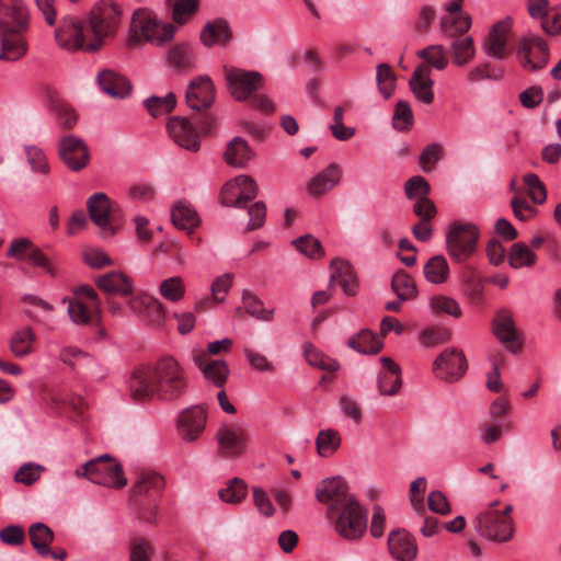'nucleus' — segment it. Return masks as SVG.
<instances>
[{
    "label": "nucleus",
    "mask_w": 561,
    "mask_h": 561,
    "mask_svg": "<svg viewBox=\"0 0 561 561\" xmlns=\"http://www.w3.org/2000/svg\"><path fill=\"white\" fill-rule=\"evenodd\" d=\"M121 18L122 9L117 3L102 0L92 8L87 22L73 15L64 16L55 30V38L67 49L95 51L106 38L115 35Z\"/></svg>",
    "instance_id": "1"
},
{
    "label": "nucleus",
    "mask_w": 561,
    "mask_h": 561,
    "mask_svg": "<svg viewBox=\"0 0 561 561\" xmlns=\"http://www.w3.org/2000/svg\"><path fill=\"white\" fill-rule=\"evenodd\" d=\"M188 380L183 366L172 356L159 358L154 365L138 369L129 378L130 398L146 402L154 398L173 401L187 389Z\"/></svg>",
    "instance_id": "2"
},
{
    "label": "nucleus",
    "mask_w": 561,
    "mask_h": 561,
    "mask_svg": "<svg viewBox=\"0 0 561 561\" xmlns=\"http://www.w3.org/2000/svg\"><path fill=\"white\" fill-rule=\"evenodd\" d=\"M470 26L471 18L469 14H461L451 20L443 19L440 22L444 36L451 39L453 61L457 66H463L474 57L473 39L466 34Z\"/></svg>",
    "instance_id": "3"
},
{
    "label": "nucleus",
    "mask_w": 561,
    "mask_h": 561,
    "mask_svg": "<svg viewBox=\"0 0 561 561\" xmlns=\"http://www.w3.org/2000/svg\"><path fill=\"white\" fill-rule=\"evenodd\" d=\"M75 474L103 486L123 488L127 484L122 466L107 454L87 461Z\"/></svg>",
    "instance_id": "4"
},
{
    "label": "nucleus",
    "mask_w": 561,
    "mask_h": 561,
    "mask_svg": "<svg viewBox=\"0 0 561 561\" xmlns=\"http://www.w3.org/2000/svg\"><path fill=\"white\" fill-rule=\"evenodd\" d=\"M174 33V25L160 24L157 16L147 10H137L131 18L130 39L133 42L145 39L156 45H162L172 39Z\"/></svg>",
    "instance_id": "5"
},
{
    "label": "nucleus",
    "mask_w": 561,
    "mask_h": 561,
    "mask_svg": "<svg viewBox=\"0 0 561 561\" xmlns=\"http://www.w3.org/2000/svg\"><path fill=\"white\" fill-rule=\"evenodd\" d=\"M329 518L333 522L335 531L346 540L359 539L367 529V511L356 499L348 500Z\"/></svg>",
    "instance_id": "6"
},
{
    "label": "nucleus",
    "mask_w": 561,
    "mask_h": 561,
    "mask_svg": "<svg viewBox=\"0 0 561 561\" xmlns=\"http://www.w3.org/2000/svg\"><path fill=\"white\" fill-rule=\"evenodd\" d=\"M499 502H493L488 508L480 512L473 519L472 525L478 534L490 541H508L514 533L513 520L510 516L500 514L495 508Z\"/></svg>",
    "instance_id": "7"
},
{
    "label": "nucleus",
    "mask_w": 561,
    "mask_h": 561,
    "mask_svg": "<svg viewBox=\"0 0 561 561\" xmlns=\"http://www.w3.org/2000/svg\"><path fill=\"white\" fill-rule=\"evenodd\" d=\"M479 237V229L473 224H451L446 234L448 255L457 263L467 261L476 252Z\"/></svg>",
    "instance_id": "8"
},
{
    "label": "nucleus",
    "mask_w": 561,
    "mask_h": 561,
    "mask_svg": "<svg viewBox=\"0 0 561 561\" xmlns=\"http://www.w3.org/2000/svg\"><path fill=\"white\" fill-rule=\"evenodd\" d=\"M224 76L230 94L240 102L245 101L263 84V76L254 70H244L225 65Z\"/></svg>",
    "instance_id": "9"
},
{
    "label": "nucleus",
    "mask_w": 561,
    "mask_h": 561,
    "mask_svg": "<svg viewBox=\"0 0 561 561\" xmlns=\"http://www.w3.org/2000/svg\"><path fill=\"white\" fill-rule=\"evenodd\" d=\"M316 499L322 504H329L327 515L333 517L336 508L355 497L350 494L348 486L343 478L331 477L318 483Z\"/></svg>",
    "instance_id": "10"
},
{
    "label": "nucleus",
    "mask_w": 561,
    "mask_h": 561,
    "mask_svg": "<svg viewBox=\"0 0 561 561\" xmlns=\"http://www.w3.org/2000/svg\"><path fill=\"white\" fill-rule=\"evenodd\" d=\"M518 56L525 69H542L549 61L548 44L538 35H528L519 42Z\"/></svg>",
    "instance_id": "11"
},
{
    "label": "nucleus",
    "mask_w": 561,
    "mask_h": 561,
    "mask_svg": "<svg viewBox=\"0 0 561 561\" xmlns=\"http://www.w3.org/2000/svg\"><path fill=\"white\" fill-rule=\"evenodd\" d=\"M433 370L442 380L457 381L467 370L466 357L458 348H446L434 360Z\"/></svg>",
    "instance_id": "12"
},
{
    "label": "nucleus",
    "mask_w": 561,
    "mask_h": 561,
    "mask_svg": "<svg viewBox=\"0 0 561 561\" xmlns=\"http://www.w3.org/2000/svg\"><path fill=\"white\" fill-rule=\"evenodd\" d=\"M206 422L207 413L203 405L186 408L178 416V434L184 442H195L204 432Z\"/></svg>",
    "instance_id": "13"
},
{
    "label": "nucleus",
    "mask_w": 561,
    "mask_h": 561,
    "mask_svg": "<svg viewBox=\"0 0 561 561\" xmlns=\"http://www.w3.org/2000/svg\"><path fill=\"white\" fill-rule=\"evenodd\" d=\"M27 30L9 27L7 22L0 20V60L16 61L27 51V42L24 33Z\"/></svg>",
    "instance_id": "14"
},
{
    "label": "nucleus",
    "mask_w": 561,
    "mask_h": 561,
    "mask_svg": "<svg viewBox=\"0 0 561 561\" xmlns=\"http://www.w3.org/2000/svg\"><path fill=\"white\" fill-rule=\"evenodd\" d=\"M127 306L133 313L140 314L150 327L159 328L164 323L165 311L158 298L147 295L133 296L128 299Z\"/></svg>",
    "instance_id": "15"
},
{
    "label": "nucleus",
    "mask_w": 561,
    "mask_h": 561,
    "mask_svg": "<svg viewBox=\"0 0 561 561\" xmlns=\"http://www.w3.org/2000/svg\"><path fill=\"white\" fill-rule=\"evenodd\" d=\"M59 156L64 163L75 172L83 169L90 158L84 141L75 135L62 137L59 140Z\"/></svg>",
    "instance_id": "16"
},
{
    "label": "nucleus",
    "mask_w": 561,
    "mask_h": 561,
    "mask_svg": "<svg viewBox=\"0 0 561 561\" xmlns=\"http://www.w3.org/2000/svg\"><path fill=\"white\" fill-rule=\"evenodd\" d=\"M167 128L170 137L176 145L193 152L199 150L198 133L188 119L173 116L168 121Z\"/></svg>",
    "instance_id": "17"
},
{
    "label": "nucleus",
    "mask_w": 561,
    "mask_h": 561,
    "mask_svg": "<svg viewBox=\"0 0 561 561\" xmlns=\"http://www.w3.org/2000/svg\"><path fill=\"white\" fill-rule=\"evenodd\" d=\"M87 208L91 220L107 236L116 233L111 221V201L105 193L92 194L87 201Z\"/></svg>",
    "instance_id": "18"
},
{
    "label": "nucleus",
    "mask_w": 561,
    "mask_h": 561,
    "mask_svg": "<svg viewBox=\"0 0 561 561\" xmlns=\"http://www.w3.org/2000/svg\"><path fill=\"white\" fill-rule=\"evenodd\" d=\"M215 100V87L207 76L192 80L186 91V103L192 110L202 111L211 106Z\"/></svg>",
    "instance_id": "19"
},
{
    "label": "nucleus",
    "mask_w": 561,
    "mask_h": 561,
    "mask_svg": "<svg viewBox=\"0 0 561 561\" xmlns=\"http://www.w3.org/2000/svg\"><path fill=\"white\" fill-rule=\"evenodd\" d=\"M492 331L496 339L512 353H517L520 350V344H514L518 341L519 333L515 327L513 314L507 309L503 308L496 312Z\"/></svg>",
    "instance_id": "20"
},
{
    "label": "nucleus",
    "mask_w": 561,
    "mask_h": 561,
    "mask_svg": "<svg viewBox=\"0 0 561 561\" xmlns=\"http://www.w3.org/2000/svg\"><path fill=\"white\" fill-rule=\"evenodd\" d=\"M512 27V20L506 18L495 23L483 45V50L490 57L503 59L506 56V42Z\"/></svg>",
    "instance_id": "21"
},
{
    "label": "nucleus",
    "mask_w": 561,
    "mask_h": 561,
    "mask_svg": "<svg viewBox=\"0 0 561 561\" xmlns=\"http://www.w3.org/2000/svg\"><path fill=\"white\" fill-rule=\"evenodd\" d=\"M342 178V169L337 163H330L325 169L310 179L307 192L312 197H320L335 187Z\"/></svg>",
    "instance_id": "22"
},
{
    "label": "nucleus",
    "mask_w": 561,
    "mask_h": 561,
    "mask_svg": "<svg viewBox=\"0 0 561 561\" xmlns=\"http://www.w3.org/2000/svg\"><path fill=\"white\" fill-rule=\"evenodd\" d=\"M62 304L67 305V312L72 323L77 325L98 324L102 312H96L90 302L79 298H64Z\"/></svg>",
    "instance_id": "23"
},
{
    "label": "nucleus",
    "mask_w": 561,
    "mask_h": 561,
    "mask_svg": "<svg viewBox=\"0 0 561 561\" xmlns=\"http://www.w3.org/2000/svg\"><path fill=\"white\" fill-rule=\"evenodd\" d=\"M383 370L378 375V389L381 394L394 396L401 388V368L390 357H380Z\"/></svg>",
    "instance_id": "24"
},
{
    "label": "nucleus",
    "mask_w": 561,
    "mask_h": 561,
    "mask_svg": "<svg viewBox=\"0 0 561 561\" xmlns=\"http://www.w3.org/2000/svg\"><path fill=\"white\" fill-rule=\"evenodd\" d=\"M410 88L414 96L424 104H431L434 100L431 68L428 65L419 66L410 78Z\"/></svg>",
    "instance_id": "25"
},
{
    "label": "nucleus",
    "mask_w": 561,
    "mask_h": 561,
    "mask_svg": "<svg viewBox=\"0 0 561 561\" xmlns=\"http://www.w3.org/2000/svg\"><path fill=\"white\" fill-rule=\"evenodd\" d=\"M0 20L9 27L28 30V14L22 0H0Z\"/></svg>",
    "instance_id": "26"
},
{
    "label": "nucleus",
    "mask_w": 561,
    "mask_h": 561,
    "mask_svg": "<svg viewBox=\"0 0 561 561\" xmlns=\"http://www.w3.org/2000/svg\"><path fill=\"white\" fill-rule=\"evenodd\" d=\"M388 546L391 556L398 561H412L417 553L415 540L405 533L391 531Z\"/></svg>",
    "instance_id": "27"
},
{
    "label": "nucleus",
    "mask_w": 561,
    "mask_h": 561,
    "mask_svg": "<svg viewBox=\"0 0 561 561\" xmlns=\"http://www.w3.org/2000/svg\"><path fill=\"white\" fill-rule=\"evenodd\" d=\"M98 287L106 294L129 296L133 293V280L122 272L112 271L96 279Z\"/></svg>",
    "instance_id": "28"
},
{
    "label": "nucleus",
    "mask_w": 561,
    "mask_h": 561,
    "mask_svg": "<svg viewBox=\"0 0 561 561\" xmlns=\"http://www.w3.org/2000/svg\"><path fill=\"white\" fill-rule=\"evenodd\" d=\"M98 82L103 92L117 99L128 95L131 89L129 81L125 77L107 69L99 72Z\"/></svg>",
    "instance_id": "29"
},
{
    "label": "nucleus",
    "mask_w": 561,
    "mask_h": 561,
    "mask_svg": "<svg viewBox=\"0 0 561 561\" xmlns=\"http://www.w3.org/2000/svg\"><path fill=\"white\" fill-rule=\"evenodd\" d=\"M201 42L206 47H211L216 44L226 45L230 42L232 33L228 22L224 19H217L208 22L201 31Z\"/></svg>",
    "instance_id": "30"
},
{
    "label": "nucleus",
    "mask_w": 561,
    "mask_h": 561,
    "mask_svg": "<svg viewBox=\"0 0 561 561\" xmlns=\"http://www.w3.org/2000/svg\"><path fill=\"white\" fill-rule=\"evenodd\" d=\"M171 219L176 228L188 232H192L201 222L196 209L185 201L175 203L171 209Z\"/></svg>",
    "instance_id": "31"
},
{
    "label": "nucleus",
    "mask_w": 561,
    "mask_h": 561,
    "mask_svg": "<svg viewBox=\"0 0 561 561\" xmlns=\"http://www.w3.org/2000/svg\"><path fill=\"white\" fill-rule=\"evenodd\" d=\"M204 355L194 356L195 365L202 370L206 380L216 387H224L229 375V367L225 360L214 359L204 364Z\"/></svg>",
    "instance_id": "32"
},
{
    "label": "nucleus",
    "mask_w": 561,
    "mask_h": 561,
    "mask_svg": "<svg viewBox=\"0 0 561 561\" xmlns=\"http://www.w3.org/2000/svg\"><path fill=\"white\" fill-rule=\"evenodd\" d=\"M225 161L234 168H244L254 157L252 148L247 140L241 137H234L225 151Z\"/></svg>",
    "instance_id": "33"
},
{
    "label": "nucleus",
    "mask_w": 561,
    "mask_h": 561,
    "mask_svg": "<svg viewBox=\"0 0 561 561\" xmlns=\"http://www.w3.org/2000/svg\"><path fill=\"white\" fill-rule=\"evenodd\" d=\"M219 447L226 450L227 456H234L242 453L244 447V433L242 430H234L225 426L217 433Z\"/></svg>",
    "instance_id": "34"
},
{
    "label": "nucleus",
    "mask_w": 561,
    "mask_h": 561,
    "mask_svg": "<svg viewBox=\"0 0 561 561\" xmlns=\"http://www.w3.org/2000/svg\"><path fill=\"white\" fill-rule=\"evenodd\" d=\"M28 536L33 548L42 557L50 553L49 545L53 542L54 531L44 523L32 524L28 528Z\"/></svg>",
    "instance_id": "35"
},
{
    "label": "nucleus",
    "mask_w": 561,
    "mask_h": 561,
    "mask_svg": "<svg viewBox=\"0 0 561 561\" xmlns=\"http://www.w3.org/2000/svg\"><path fill=\"white\" fill-rule=\"evenodd\" d=\"M168 62L180 71H188L195 66L193 48L185 43L175 44L168 51Z\"/></svg>",
    "instance_id": "36"
},
{
    "label": "nucleus",
    "mask_w": 561,
    "mask_h": 561,
    "mask_svg": "<svg viewBox=\"0 0 561 561\" xmlns=\"http://www.w3.org/2000/svg\"><path fill=\"white\" fill-rule=\"evenodd\" d=\"M347 345L366 355L377 354L382 348L381 340L369 330H362L358 334L351 336Z\"/></svg>",
    "instance_id": "37"
},
{
    "label": "nucleus",
    "mask_w": 561,
    "mask_h": 561,
    "mask_svg": "<svg viewBox=\"0 0 561 561\" xmlns=\"http://www.w3.org/2000/svg\"><path fill=\"white\" fill-rule=\"evenodd\" d=\"M332 267L334 272L331 282L337 280L346 295L354 296L357 291V279L348 264L336 259L332 261Z\"/></svg>",
    "instance_id": "38"
},
{
    "label": "nucleus",
    "mask_w": 561,
    "mask_h": 561,
    "mask_svg": "<svg viewBox=\"0 0 561 561\" xmlns=\"http://www.w3.org/2000/svg\"><path fill=\"white\" fill-rule=\"evenodd\" d=\"M35 334L30 327L16 330L10 337V350L15 357L22 358L33 352Z\"/></svg>",
    "instance_id": "39"
},
{
    "label": "nucleus",
    "mask_w": 561,
    "mask_h": 561,
    "mask_svg": "<svg viewBox=\"0 0 561 561\" xmlns=\"http://www.w3.org/2000/svg\"><path fill=\"white\" fill-rule=\"evenodd\" d=\"M423 273L430 283H445L449 275L448 263L443 255H435L424 265Z\"/></svg>",
    "instance_id": "40"
},
{
    "label": "nucleus",
    "mask_w": 561,
    "mask_h": 561,
    "mask_svg": "<svg viewBox=\"0 0 561 561\" xmlns=\"http://www.w3.org/2000/svg\"><path fill=\"white\" fill-rule=\"evenodd\" d=\"M391 288L400 301L411 300L415 298L417 294L414 282L403 271L394 273L391 280Z\"/></svg>",
    "instance_id": "41"
},
{
    "label": "nucleus",
    "mask_w": 561,
    "mask_h": 561,
    "mask_svg": "<svg viewBox=\"0 0 561 561\" xmlns=\"http://www.w3.org/2000/svg\"><path fill=\"white\" fill-rule=\"evenodd\" d=\"M201 0H167L172 9L173 20L179 24L186 23L199 8Z\"/></svg>",
    "instance_id": "42"
},
{
    "label": "nucleus",
    "mask_w": 561,
    "mask_h": 561,
    "mask_svg": "<svg viewBox=\"0 0 561 561\" xmlns=\"http://www.w3.org/2000/svg\"><path fill=\"white\" fill-rule=\"evenodd\" d=\"M242 302L245 311L251 317L263 321H271L273 319L274 309L266 310L263 301L247 289L242 293Z\"/></svg>",
    "instance_id": "43"
},
{
    "label": "nucleus",
    "mask_w": 561,
    "mask_h": 561,
    "mask_svg": "<svg viewBox=\"0 0 561 561\" xmlns=\"http://www.w3.org/2000/svg\"><path fill=\"white\" fill-rule=\"evenodd\" d=\"M317 450L321 457H330L341 445V437L335 430H322L316 439Z\"/></svg>",
    "instance_id": "44"
},
{
    "label": "nucleus",
    "mask_w": 561,
    "mask_h": 561,
    "mask_svg": "<svg viewBox=\"0 0 561 561\" xmlns=\"http://www.w3.org/2000/svg\"><path fill=\"white\" fill-rule=\"evenodd\" d=\"M160 295L171 301L179 302L185 296V286L181 276H172L163 279L159 286Z\"/></svg>",
    "instance_id": "45"
},
{
    "label": "nucleus",
    "mask_w": 561,
    "mask_h": 561,
    "mask_svg": "<svg viewBox=\"0 0 561 561\" xmlns=\"http://www.w3.org/2000/svg\"><path fill=\"white\" fill-rule=\"evenodd\" d=\"M376 82L379 92L385 99H389L396 89V75L388 64H379L376 68Z\"/></svg>",
    "instance_id": "46"
},
{
    "label": "nucleus",
    "mask_w": 561,
    "mask_h": 561,
    "mask_svg": "<svg viewBox=\"0 0 561 561\" xmlns=\"http://www.w3.org/2000/svg\"><path fill=\"white\" fill-rule=\"evenodd\" d=\"M536 259V254L522 242H516L511 247L508 261L513 268L533 266Z\"/></svg>",
    "instance_id": "47"
},
{
    "label": "nucleus",
    "mask_w": 561,
    "mask_h": 561,
    "mask_svg": "<svg viewBox=\"0 0 561 561\" xmlns=\"http://www.w3.org/2000/svg\"><path fill=\"white\" fill-rule=\"evenodd\" d=\"M176 104L174 93L170 92L165 96L152 95L145 100L144 105L151 116L158 117L165 113L171 112Z\"/></svg>",
    "instance_id": "48"
},
{
    "label": "nucleus",
    "mask_w": 561,
    "mask_h": 561,
    "mask_svg": "<svg viewBox=\"0 0 561 561\" xmlns=\"http://www.w3.org/2000/svg\"><path fill=\"white\" fill-rule=\"evenodd\" d=\"M414 117L410 103L404 100L398 101L392 116V126L399 131L408 130L413 126Z\"/></svg>",
    "instance_id": "49"
},
{
    "label": "nucleus",
    "mask_w": 561,
    "mask_h": 561,
    "mask_svg": "<svg viewBox=\"0 0 561 561\" xmlns=\"http://www.w3.org/2000/svg\"><path fill=\"white\" fill-rule=\"evenodd\" d=\"M218 495L226 503L237 504L245 497L247 485L243 480L233 478L226 488L219 490Z\"/></svg>",
    "instance_id": "50"
},
{
    "label": "nucleus",
    "mask_w": 561,
    "mask_h": 561,
    "mask_svg": "<svg viewBox=\"0 0 561 561\" xmlns=\"http://www.w3.org/2000/svg\"><path fill=\"white\" fill-rule=\"evenodd\" d=\"M234 179L238 196L241 199V208L247 207L248 203L257 196V184L254 179L248 175H238Z\"/></svg>",
    "instance_id": "51"
},
{
    "label": "nucleus",
    "mask_w": 561,
    "mask_h": 561,
    "mask_svg": "<svg viewBox=\"0 0 561 561\" xmlns=\"http://www.w3.org/2000/svg\"><path fill=\"white\" fill-rule=\"evenodd\" d=\"M417 55L437 70H443L448 65V59L442 45H430L420 50Z\"/></svg>",
    "instance_id": "52"
},
{
    "label": "nucleus",
    "mask_w": 561,
    "mask_h": 561,
    "mask_svg": "<svg viewBox=\"0 0 561 561\" xmlns=\"http://www.w3.org/2000/svg\"><path fill=\"white\" fill-rule=\"evenodd\" d=\"M431 186L421 175L410 178L404 184V192L409 199H421L428 197Z\"/></svg>",
    "instance_id": "53"
},
{
    "label": "nucleus",
    "mask_w": 561,
    "mask_h": 561,
    "mask_svg": "<svg viewBox=\"0 0 561 561\" xmlns=\"http://www.w3.org/2000/svg\"><path fill=\"white\" fill-rule=\"evenodd\" d=\"M294 245L300 253L308 257L317 259L323 255V248L320 241L310 234L294 240Z\"/></svg>",
    "instance_id": "54"
},
{
    "label": "nucleus",
    "mask_w": 561,
    "mask_h": 561,
    "mask_svg": "<svg viewBox=\"0 0 561 561\" xmlns=\"http://www.w3.org/2000/svg\"><path fill=\"white\" fill-rule=\"evenodd\" d=\"M26 160L34 172L46 174L49 171V164L47 162L44 151L34 146L28 145L24 147Z\"/></svg>",
    "instance_id": "55"
},
{
    "label": "nucleus",
    "mask_w": 561,
    "mask_h": 561,
    "mask_svg": "<svg viewBox=\"0 0 561 561\" xmlns=\"http://www.w3.org/2000/svg\"><path fill=\"white\" fill-rule=\"evenodd\" d=\"M431 307L436 312L449 314L454 318L461 316V308L459 304L447 296H435L431 299Z\"/></svg>",
    "instance_id": "56"
},
{
    "label": "nucleus",
    "mask_w": 561,
    "mask_h": 561,
    "mask_svg": "<svg viewBox=\"0 0 561 561\" xmlns=\"http://www.w3.org/2000/svg\"><path fill=\"white\" fill-rule=\"evenodd\" d=\"M524 183L528 190V194L531 201L536 204H542L547 198V192L543 183L540 181L537 174L527 173L524 176Z\"/></svg>",
    "instance_id": "57"
},
{
    "label": "nucleus",
    "mask_w": 561,
    "mask_h": 561,
    "mask_svg": "<svg viewBox=\"0 0 561 561\" xmlns=\"http://www.w3.org/2000/svg\"><path fill=\"white\" fill-rule=\"evenodd\" d=\"M43 470L44 468L39 465L26 462L16 471L14 480L25 485H31L39 479Z\"/></svg>",
    "instance_id": "58"
},
{
    "label": "nucleus",
    "mask_w": 561,
    "mask_h": 561,
    "mask_svg": "<svg viewBox=\"0 0 561 561\" xmlns=\"http://www.w3.org/2000/svg\"><path fill=\"white\" fill-rule=\"evenodd\" d=\"M249 222L247 229L249 231L261 228L265 222L266 206L263 202H255L248 207Z\"/></svg>",
    "instance_id": "59"
},
{
    "label": "nucleus",
    "mask_w": 561,
    "mask_h": 561,
    "mask_svg": "<svg viewBox=\"0 0 561 561\" xmlns=\"http://www.w3.org/2000/svg\"><path fill=\"white\" fill-rule=\"evenodd\" d=\"M244 356L250 366L259 371H273L274 365L267 357L252 348L245 347L243 350Z\"/></svg>",
    "instance_id": "60"
},
{
    "label": "nucleus",
    "mask_w": 561,
    "mask_h": 561,
    "mask_svg": "<svg viewBox=\"0 0 561 561\" xmlns=\"http://www.w3.org/2000/svg\"><path fill=\"white\" fill-rule=\"evenodd\" d=\"M339 407L346 417L352 419L356 424L360 423L363 413L356 400L343 394L339 400Z\"/></svg>",
    "instance_id": "61"
},
{
    "label": "nucleus",
    "mask_w": 561,
    "mask_h": 561,
    "mask_svg": "<svg viewBox=\"0 0 561 561\" xmlns=\"http://www.w3.org/2000/svg\"><path fill=\"white\" fill-rule=\"evenodd\" d=\"M234 275L231 273H226L219 277H217L211 284V294L214 298L219 301H225V295L229 291Z\"/></svg>",
    "instance_id": "62"
},
{
    "label": "nucleus",
    "mask_w": 561,
    "mask_h": 561,
    "mask_svg": "<svg viewBox=\"0 0 561 561\" xmlns=\"http://www.w3.org/2000/svg\"><path fill=\"white\" fill-rule=\"evenodd\" d=\"M543 100V91L538 85H533L519 94V101L526 108L537 107Z\"/></svg>",
    "instance_id": "63"
},
{
    "label": "nucleus",
    "mask_w": 561,
    "mask_h": 561,
    "mask_svg": "<svg viewBox=\"0 0 561 561\" xmlns=\"http://www.w3.org/2000/svg\"><path fill=\"white\" fill-rule=\"evenodd\" d=\"M514 215L520 221H527L536 214L535 207H533L525 198L515 196L511 202Z\"/></svg>",
    "instance_id": "64"
}]
</instances>
